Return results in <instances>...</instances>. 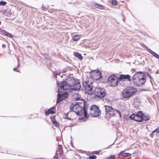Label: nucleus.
<instances>
[{
  "mask_svg": "<svg viewBox=\"0 0 159 159\" xmlns=\"http://www.w3.org/2000/svg\"><path fill=\"white\" fill-rule=\"evenodd\" d=\"M88 105L84 102H80V104L72 103L70 106L71 111L75 112L76 114L80 116H83L87 117V107Z\"/></svg>",
  "mask_w": 159,
  "mask_h": 159,
  "instance_id": "nucleus-1",
  "label": "nucleus"
},
{
  "mask_svg": "<svg viewBox=\"0 0 159 159\" xmlns=\"http://www.w3.org/2000/svg\"><path fill=\"white\" fill-rule=\"evenodd\" d=\"M132 80L134 84L139 87L143 85L146 81V77L144 73L139 71L136 73L133 76Z\"/></svg>",
  "mask_w": 159,
  "mask_h": 159,
  "instance_id": "nucleus-2",
  "label": "nucleus"
},
{
  "mask_svg": "<svg viewBox=\"0 0 159 159\" xmlns=\"http://www.w3.org/2000/svg\"><path fill=\"white\" fill-rule=\"evenodd\" d=\"M129 117L131 119L139 122H142L143 120H148L150 118L149 115H145L141 111L138 112L136 114H132Z\"/></svg>",
  "mask_w": 159,
  "mask_h": 159,
  "instance_id": "nucleus-3",
  "label": "nucleus"
},
{
  "mask_svg": "<svg viewBox=\"0 0 159 159\" xmlns=\"http://www.w3.org/2000/svg\"><path fill=\"white\" fill-rule=\"evenodd\" d=\"M137 92V89L133 87H128L124 89L122 92L123 98H128L134 95Z\"/></svg>",
  "mask_w": 159,
  "mask_h": 159,
  "instance_id": "nucleus-4",
  "label": "nucleus"
},
{
  "mask_svg": "<svg viewBox=\"0 0 159 159\" xmlns=\"http://www.w3.org/2000/svg\"><path fill=\"white\" fill-rule=\"evenodd\" d=\"M82 86L85 90V92L89 95H91L94 93V91L93 90V87L91 82L89 83V82H84L83 83Z\"/></svg>",
  "mask_w": 159,
  "mask_h": 159,
  "instance_id": "nucleus-5",
  "label": "nucleus"
},
{
  "mask_svg": "<svg viewBox=\"0 0 159 159\" xmlns=\"http://www.w3.org/2000/svg\"><path fill=\"white\" fill-rule=\"evenodd\" d=\"M94 93L95 95L99 98H103L106 94L105 89L100 87L95 88Z\"/></svg>",
  "mask_w": 159,
  "mask_h": 159,
  "instance_id": "nucleus-6",
  "label": "nucleus"
},
{
  "mask_svg": "<svg viewBox=\"0 0 159 159\" xmlns=\"http://www.w3.org/2000/svg\"><path fill=\"white\" fill-rule=\"evenodd\" d=\"M90 114L93 117H97L101 114V111L99 110V107L93 105L90 107Z\"/></svg>",
  "mask_w": 159,
  "mask_h": 159,
  "instance_id": "nucleus-7",
  "label": "nucleus"
},
{
  "mask_svg": "<svg viewBox=\"0 0 159 159\" xmlns=\"http://www.w3.org/2000/svg\"><path fill=\"white\" fill-rule=\"evenodd\" d=\"M119 79L113 75L110 76L107 79V82L109 85L112 87H115L118 84Z\"/></svg>",
  "mask_w": 159,
  "mask_h": 159,
  "instance_id": "nucleus-8",
  "label": "nucleus"
},
{
  "mask_svg": "<svg viewBox=\"0 0 159 159\" xmlns=\"http://www.w3.org/2000/svg\"><path fill=\"white\" fill-rule=\"evenodd\" d=\"M57 84L60 89L64 91L67 90L68 89H71L70 87L71 84L70 85L66 81H62L60 84L58 83V81H57Z\"/></svg>",
  "mask_w": 159,
  "mask_h": 159,
  "instance_id": "nucleus-9",
  "label": "nucleus"
},
{
  "mask_svg": "<svg viewBox=\"0 0 159 159\" xmlns=\"http://www.w3.org/2000/svg\"><path fill=\"white\" fill-rule=\"evenodd\" d=\"M59 91V89L58 88V94L57 95V103H58L60 102L66 98L68 97V93L66 92H63L62 93H60Z\"/></svg>",
  "mask_w": 159,
  "mask_h": 159,
  "instance_id": "nucleus-10",
  "label": "nucleus"
},
{
  "mask_svg": "<svg viewBox=\"0 0 159 159\" xmlns=\"http://www.w3.org/2000/svg\"><path fill=\"white\" fill-rule=\"evenodd\" d=\"M104 107L106 112L109 115L113 116L115 115V112L114 109L110 106L105 105Z\"/></svg>",
  "mask_w": 159,
  "mask_h": 159,
  "instance_id": "nucleus-11",
  "label": "nucleus"
},
{
  "mask_svg": "<svg viewBox=\"0 0 159 159\" xmlns=\"http://www.w3.org/2000/svg\"><path fill=\"white\" fill-rule=\"evenodd\" d=\"M81 87V84L80 82H75L74 83L71 84L70 89L74 91L79 90Z\"/></svg>",
  "mask_w": 159,
  "mask_h": 159,
  "instance_id": "nucleus-12",
  "label": "nucleus"
},
{
  "mask_svg": "<svg viewBox=\"0 0 159 159\" xmlns=\"http://www.w3.org/2000/svg\"><path fill=\"white\" fill-rule=\"evenodd\" d=\"M119 80L122 81H125L126 80H127L128 81H130V76L128 75H125L121 74L120 75L119 78Z\"/></svg>",
  "mask_w": 159,
  "mask_h": 159,
  "instance_id": "nucleus-13",
  "label": "nucleus"
},
{
  "mask_svg": "<svg viewBox=\"0 0 159 159\" xmlns=\"http://www.w3.org/2000/svg\"><path fill=\"white\" fill-rule=\"evenodd\" d=\"M56 110H55V107H51L49 109H48V111H46L45 112V114L46 116L48 115L49 114H54L55 113Z\"/></svg>",
  "mask_w": 159,
  "mask_h": 159,
  "instance_id": "nucleus-14",
  "label": "nucleus"
},
{
  "mask_svg": "<svg viewBox=\"0 0 159 159\" xmlns=\"http://www.w3.org/2000/svg\"><path fill=\"white\" fill-rule=\"evenodd\" d=\"M101 74L100 71H98L95 73L93 75V77L96 80H98L101 79Z\"/></svg>",
  "mask_w": 159,
  "mask_h": 159,
  "instance_id": "nucleus-15",
  "label": "nucleus"
},
{
  "mask_svg": "<svg viewBox=\"0 0 159 159\" xmlns=\"http://www.w3.org/2000/svg\"><path fill=\"white\" fill-rule=\"evenodd\" d=\"M147 51H148L150 53L152 54L154 57L157 58L159 59V55H158L157 53L153 52L150 49L148 48H147Z\"/></svg>",
  "mask_w": 159,
  "mask_h": 159,
  "instance_id": "nucleus-16",
  "label": "nucleus"
},
{
  "mask_svg": "<svg viewBox=\"0 0 159 159\" xmlns=\"http://www.w3.org/2000/svg\"><path fill=\"white\" fill-rule=\"evenodd\" d=\"M123 151H121L119 154V155H121L123 157H129L131 156V154L128 153H123Z\"/></svg>",
  "mask_w": 159,
  "mask_h": 159,
  "instance_id": "nucleus-17",
  "label": "nucleus"
},
{
  "mask_svg": "<svg viewBox=\"0 0 159 159\" xmlns=\"http://www.w3.org/2000/svg\"><path fill=\"white\" fill-rule=\"evenodd\" d=\"M80 38V36L79 35H75L72 36V39L74 41H77Z\"/></svg>",
  "mask_w": 159,
  "mask_h": 159,
  "instance_id": "nucleus-18",
  "label": "nucleus"
},
{
  "mask_svg": "<svg viewBox=\"0 0 159 159\" xmlns=\"http://www.w3.org/2000/svg\"><path fill=\"white\" fill-rule=\"evenodd\" d=\"M94 7H95L100 9H103L104 8V7L103 6L97 3L95 4Z\"/></svg>",
  "mask_w": 159,
  "mask_h": 159,
  "instance_id": "nucleus-19",
  "label": "nucleus"
},
{
  "mask_svg": "<svg viewBox=\"0 0 159 159\" xmlns=\"http://www.w3.org/2000/svg\"><path fill=\"white\" fill-rule=\"evenodd\" d=\"M2 33L7 36H8L10 38H12L13 35L7 32L6 31L2 30Z\"/></svg>",
  "mask_w": 159,
  "mask_h": 159,
  "instance_id": "nucleus-20",
  "label": "nucleus"
},
{
  "mask_svg": "<svg viewBox=\"0 0 159 159\" xmlns=\"http://www.w3.org/2000/svg\"><path fill=\"white\" fill-rule=\"evenodd\" d=\"M59 152V154L60 156H61L63 154V149L61 146L60 145L57 151V152Z\"/></svg>",
  "mask_w": 159,
  "mask_h": 159,
  "instance_id": "nucleus-21",
  "label": "nucleus"
},
{
  "mask_svg": "<svg viewBox=\"0 0 159 159\" xmlns=\"http://www.w3.org/2000/svg\"><path fill=\"white\" fill-rule=\"evenodd\" d=\"M155 133L156 135H159V129L158 128H157L153 130L152 134H150V136H152Z\"/></svg>",
  "mask_w": 159,
  "mask_h": 159,
  "instance_id": "nucleus-22",
  "label": "nucleus"
},
{
  "mask_svg": "<svg viewBox=\"0 0 159 159\" xmlns=\"http://www.w3.org/2000/svg\"><path fill=\"white\" fill-rule=\"evenodd\" d=\"M75 56L79 58L80 60H82L83 59V57L79 53L77 52H75L74 53Z\"/></svg>",
  "mask_w": 159,
  "mask_h": 159,
  "instance_id": "nucleus-23",
  "label": "nucleus"
},
{
  "mask_svg": "<svg viewBox=\"0 0 159 159\" xmlns=\"http://www.w3.org/2000/svg\"><path fill=\"white\" fill-rule=\"evenodd\" d=\"M111 4L114 6H116L117 4V2L116 0H111Z\"/></svg>",
  "mask_w": 159,
  "mask_h": 159,
  "instance_id": "nucleus-24",
  "label": "nucleus"
},
{
  "mask_svg": "<svg viewBox=\"0 0 159 159\" xmlns=\"http://www.w3.org/2000/svg\"><path fill=\"white\" fill-rule=\"evenodd\" d=\"M76 95L78 96L75 98V100L76 101L80 100L81 99L80 96L78 94V93H77Z\"/></svg>",
  "mask_w": 159,
  "mask_h": 159,
  "instance_id": "nucleus-25",
  "label": "nucleus"
},
{
  "mask_svg": "<svg viewBox=\"0 0 159 159\" xmlns=\"http://www.w3.org/2000/svg\"><path fill=\"white\" fill-rule=\"evenodd\" d=\"M115 111L117 113V114L119 115L120 118H121L122 117V115H121L120 112L117 110H115Z\"/></svg>",
  "mask_w": 159,
  "mask_h": 159,
  "instance_id": "nucleus-26",
  "label": "nucleus"
},
{
  "mask_svg": "<svg viewBox=\"0 0 159 159\" xmlns=\"http://www.w3.org/2000/svg\"><path fill=\"white\" fill-rule=\"evenodd\" d=\"M6 4V2H5L1 1L0 2V5L4 6Z\"/></svg>",
  "mask_w": 159,
  "mask_h": 159,
  "instance_id": "nucleus-27",
  "label": "nucleus"
},
{
  "mask_svg": "<svg viewBox=\"0 0 159 159\" xmlns=\"http://www.w3.org/2000/svg\"><path fill=\"white\" fill-rule=\"evenodd\" d=\"M96 156L93 155L89 157V159H96Z\"/></svg>",
  "mask_w": 159,
  "mask_h": 159,
  "instance_id": "nucleus-28",
  "label": "nucleus"
},
{
  "mask_svg": "<svg viewBox=\"0 0 159 159\" xmlns=\"http://www.w3.org/2000/svg\"><path fill=\"white\" fill-rule=\"evenodd\" d=\"M53 74L54 76H55V78H57V75H59V73L58 72L56 71L54 72V73H53Z\"/></svg>",
  "mask_w": 159,
  "mask_h": 159,
  "instance_id": "nucleus-29",
  "label": "nucleus"
},
{
  "mask_svg": "<svg viewBox=\"0 0 159 159\" xmlns=\"http://www.w3.org/2000/svg\"><path fill=\"white\" fill-rule=\"evenodd\" d=\"M51 119L52 123L54 122L55 121H56L55 120V118L54 117H51Z\"/></svg>",
  "mask_w": 159,
  "mask_h": 159,
  "instance_id": "nucleus-30",
  "label": "nucleus"
},
{
  "mask_svg": "<svg viewBox=\"0 0 159 159\" xmlns=\"http://www.w3.org/2000/svg\"><path fill=\"white\" fill-rule=\"evenodd\" d=\"M115 157L114 156H111L108 157L107 159H114Z\"/></svg>",
  "mask_w": 159,
  "mask_h": 159,
  "instance_id": "nucleus-31",
  "label": "nucleus"
},
{
  "mask_svg": "<svg viewBox=\"0 0 159 159\" xmlns=\"http://www.w3.org/2000/svg\"><path fill=\"white\" fill-rule=\"evenodd\" d=\"M53 123L54 125L55 126H56L57 127L58 126V123L57 121H55Z\"/></svg>",
  "mask_w": 159,
  "mask_h": 159,
  "instance_id": "nucleus-32",
  "label": "nucleus"
},
{
  "mask_svg": "<svg viewBox=\"0 0 159 159\" xmlns=\"http://www.w3.org/2000/svg\"><path fill=\"white\" fill-rule=\"evenodd\" d=\"M41 9L42 10H44V11H45L47 9L45 7H44L43 6L42 7H41Z\"/></svg>",
  "mask_w": 159,
  "mask_h": 159,
  "instance_id": "nucleus-33",
  "label": "nucleus"
},
{
  "mask_svg": "<svg viewBox=\"0 0 159 159\" xmlns=\"http://www.w3.org/2000/svg\"><path fill=\"white\" fill-rule=\"evenodd\" d=\"M57 156H58V154L57 153H56V155L55 156H54V158H56L57 159Z\"/></svg>",
  "mask_w": 159,
  "mask_h": 159,
  "instance_id": "nucleus-34",
  "label": "nucleus"
},
{
  "mask_svg": "<svg viewBox=\"0 0 159 159\" xmlns=\"http://www.w3.org/2000/svg\"><path fill=\"white\" fill-rule=\"evenodd\" d=\"M99 153V152L98 151H95V154H98Z\"/></svg>",
  "mask_w": 159,
  "mask_h": 159,
  "instance_id": "nucleus-35",
  "label": "nucleus"
},
{
  "mask_svg": "<svg viewBox=\"0 0 159 159\" xmlns=\"http://www.w3.org/2000/svg\"><path fill=\"white\" fill-rule=\"evenodd\" d=\"M13 70L15 71H16V68H14L13 69Z\"/></svg>",
  "mask_w": 159,
  "mask_h": 159,
  "instance_id": "nucleus-36",
  "label": "nucleus"
},
{
  "mask_svg": "<svg viewBox=\"0 0 159 159\" xmlns=\"http://www.w3.org/2000/svg\"><path fill=\"white\" fill-rule=\"evenodd\" d=\"M20 64L19 63V62H18V65L17 66V67H19L20 66Z\"/></svg>",
  "mask_w": 159,
  "mask_h": 159,
  "instance_id": "nucleus-37",
  "label": "nucleus"
},
{
  "mask_svg": "<svg viewBox=\"0 0 159 159\" xmlns=\"http://www.w3.org/2000/svg\"><path fill=\"white\" fill-rule=\"evenodd\" d=\"M5 46V45H4V44H3V45H2V47H3V46Z\"/></svg>",
  "mask_w": 159,
  "mask_h": 159,
  "instance_id": "nucleus-38",
  "label": "nucleus"
},
{
  "mask_svg": "<svg viewBox=\"0 0 159 159\" xmlns=\"http://www.w3.org/2000/svg\"><path fill=\"white\" fill-rule=\"evenodd\" d=\"M71 80L72 81H73V82H74V80Z\"/></svg>",
  "mask_w": 159,
  "mask_h": 159,
  "instance_id": "nucleus-39",
  "label": "nucleus"
},
{
  "mask_svg": "<svg viewBox=\"0 0 159 159\" xmlns=\"http://www.w3.org/2000/svg\"><path fill=\"white\" fill-rule=\"evenodd\" d=\"M1 21H0V25H1Z\"/></svg>",
  "mask_w": 159,
  "mask_h": 159,
  "instance_id": "nucleus-40",
  "label": "nucleus"
},
{
  "mask_svg": "<svg viewBox=\"0 0 159 159\" xmlns=\"http://www.w3.org/2000/svg\"><path fill=\"white\" fill-rule=\"evenodd\" d=\"M17 71V72H19V71H18V70H17V71Z\"/></svg>",
  "mask_w": 159,
  "mask_h": 159,
  "instance_id": "nucleus-41",
  "label": "nucleus"
},
{
  "mask_svg": "<svg viewBox=\"0 0 159 159\" xmlns=\"http://www.w3.org/2000/svg\"><path fill=\"white\" fill-rule=\"evenodd\" d=\"M123 20H124V19Z\"/></svg>",
  "mask_w": 159,
  "mask_h": 159,
  "instance_id": "nucleus-42",
  "label": "nucleus"
}]
</instances>
